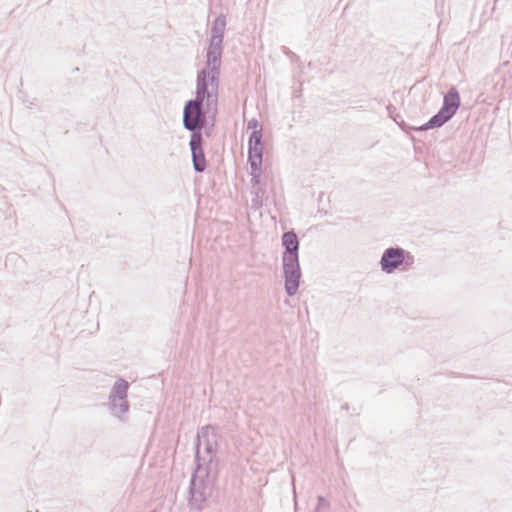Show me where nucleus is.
<instances>
[{"label":"nucleus","mask_w":512,"mask_h":512,"mask_svg":"<svg viewBox=\"0 0 512 512\" xmlns=\"http://www.w3.org/2000/svg\"><path fill=\"white\" fill-rule=\"evenodd\" d=\"M218 92V77L215 72H202L198 77L197 95L189 101L184 109V125L189 130L198 128L202 123L201 104L216 102Z\"/></svg>","instance_id":"obj_1"},{"label":"nucleus","mask_w":512,"mask_h":512,"mask_svg":"<svg viewBox=\"0 0 512 512\" xmlns=\"http://www.w3.org/2000/svg\"><path fill=\"white\" fill-rule=\"evenodd\" d=\"M251 134L248 140V161L251 166V175L256 184L259 183L263 161L262 126L256 120L248 123Z\"/></svg>","instance_id":"obj_2"},{"label":"nucleus","mask_w":512,"mask_h":512,"mask_svg":"<svg viewBox=\"0 0 512 512\" xmlns=\"http://www.w3.org/2000/svg\"><path fill=\"white\" fill-rule=\"evenodd\" d=\"M460 106V96L455 88H451L444 97V104L437 115L431 118L426 128L438 127L449 120Z\"/></svg>","instance_id":"obj_3"},{"label":"nucleus","mask_w":512,"mask_h":512,"mask_svg":"<svg viewBox=\"0 0 512 512\" xmlns=\"http://www.w3.org/2000/svg\"><path fill=\"white\" fill-rule=\"evenodd\" d=\"M405 253L399 248H390L386 250L381 259V266L387 273L393 272L404 261Z\"/></svg>","instance_id":"obj_4"},{"label":"nucleus","mask_w":512,"mask_h":512,"mask_svg":"<svg viewBox=\"0 0 512 512\" xmlns=\"http://www.w3.org/2000/svg\"><path fill=\"white\" fill-rule=\"evenodd\" d=\"M286 276V290L290 295L295 294V292L298 289L299 286V278H300V271L299 270H291V271H285Z\"/></svg>","instance_id":"obj_5"},{"label":"nucleus","mask_w":512,"mask_h":512,"mask_svg":"<svg viewBox=\"0 0 512 512\" xmlns=\"http://www.w3.org/2000/svg\"><path fill=\"white\" fill-rule=\"evenodd\" d=\"M282 244L285 247V252H298L299 241L294 232H286L282 236Z\"/></svg>","instance_id":"obj_6"},{"label":"nucleus","mask_w":512,"mask_h":512,"mask_svg":"<svg viewBox=\"0 0 512 512\" xmlns=\"http://www.w3.org/2000/svg\"><path fill=\"white\" fill-rule=\"evenodd\" d=\"M284 272L299 270L298 252H284L283 254Z\"/></svg>","instance_id":"obj_7"},{"label":"nucleus","mask_w":512,"mask_h":512,"mask_svg":"<svg viewBox=\"0 0 512 512\" xmlns=\"http://www.w3.org/2000/svg\"><path fill=\"white\" fill-rule=\"evenodd\" d=\"M191 147L193 151L194 167L197 171L202 172L205 169V159L203 154L200 153L198 155L194 139L191 141Z\"/></svg>","instance_id":"obj_8"},{"label":"nucleus","mask_w":512,"mask_h":512,"mask_svg":"<svg viewBox=\"0 0 512 512\" xmlns=\"http://www.w3.org/2000/svg\"><path fill=\"white\" fill-rule=\"evenodd\" d=\"M116 388L122 394V397H124L126 395V392H127V389H128V384H127V382L121 380V381H119L117 383Z\"/></svg>","instance_id":"obj_9"}]
</instances>
